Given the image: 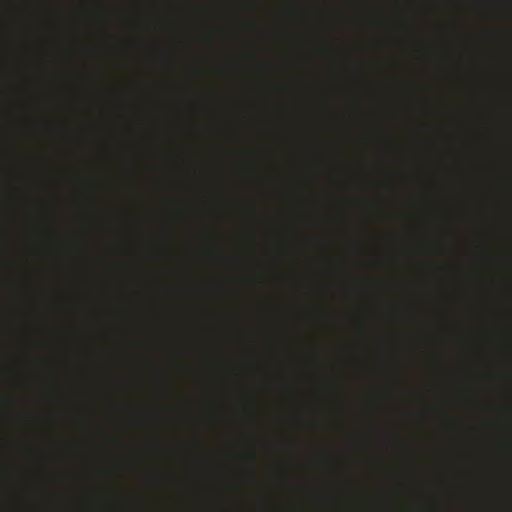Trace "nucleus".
Here are the masks:
<instances>
[{
	"label": "nucleus",
	"instance_id": "nucleus-1",
	"mask_svg": "<svg viewBox=\"0 0 512 512\" xmlns=\"http://www.w3.org/2000/svg\"><path fill=\"white\" fill-rule=\"evenodd\" d=\"M251 458H252V460L254 461V460H255V454H252V455H251Z\"/></svg>",
	"mask_w": 512,
	"mask_h": 512
}]
</instances>
